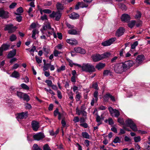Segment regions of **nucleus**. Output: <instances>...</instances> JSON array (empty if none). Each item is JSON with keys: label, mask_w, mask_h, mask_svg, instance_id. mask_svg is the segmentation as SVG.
<instances>
[{"label": "nucleus", "mask_w": 150, "mask_h": 150, "mask_svg": "<svg viewBox=\"0 0 150 150\" xmlns=\"http://www.w3.org/2000/svg\"><path fill=\"white\" fill-rule=\"evenodd\" d=\"M82 69L88 72H92L95 71L94 66L89 63L83 64L82 66Z\"/></svg>", "instance_id": "1"}, {"label": "nucleus", "mask_w": 150, "mask_h": 150, "mask_svg": "<svg viewBox=\"0 0 150 150\" xmlns=\"http://www.w3.org/2000/svg\"><path fill=\"white\" fill-rule=\"evenodd\" d=\"M125 123L127 126L129 127L134 131L137 130L136 124L131 119H129L126 120Z\"/></svg>", "instance_id": "2"}, {"label": "nucleus", "mask_w": 150, "mask_h": 150, "mask_svg": "<svg viewBox=\"0 0 150 150\" xmlns=\"http://www.w3.org/2000/svg\"><path fill=\"white\" fill-rule=\"evenodd\" d=\"M121 65L124 71L131 67L133 64V62L131 60H128L122 63Z\"/></svg>", "instance_id": "3"}, {"label": "nucleus", "mask_w": 150, "mask_h": 150, "mask_svg": "<svg viewBox=\"0 0 150 150\" xmlns=\"http://www.w3.org/2000/svg\"><path fill=\"white\" fill-rule=\"evenodd\" d=\"M108 110L112 116H114L115 117H117L119 116L120 113L118 110L113 109L111 107L108 108Z\"/></svg>", "instance_id": "4"}, {"label": "nucleus", "mask_w": 150, "mask_h": 150, "mask_svg": "<svg viewBox=\"0 0 150 150\" xmlns=\"http://www.w3.org/2000/svg\"><path fill=\"white\" fill-rule=\"evenodd\" d=\"M114 71L116 73L120 74L124 72L121 64H116L113 67Z\"/></svg>", "instance_id": "5"}, {"label": "nucleus", "mask_w": 150, "mask_h": 150, "mask_svg": "<svg viewBox=\"0 0 150 150\" xmlns=\"http://www.w3.org/2000/svg\"><path fill=\"white\" fill-rule=\"evenodd\" d=\"M62 16V14L59 12H55L53 11L52 13L50 15V17L52 18H55V20L57 21H59Z\"/></svg>", "instance_id": "6"}, {"label": "nucleus", "mask_w": 150, "mask_h": 150, "mask_svg": "<svg viewBox=\"0 0 150 150\" xmlns=\"http://www.w3.org/2000/svg\"><path fill=\"white\" fill-rule=\"evenodd\" d=\"M16 29V26H13L11 24H8L6 25L4 30H8V32L9 33H12L14 32Z\"/></svg>", "instance_id": "7"}, {"label": "nucleus", "mask_w": 150, "mask_h": 150, "mask_svg": "<svg viewBox=\"0 0 150 150\" xmlns=\"http://www.w3.org/2000/svg\"><path fill=\"white\" fill-rule=\"evenodd\" d=\"M116 40L115 38H112L108 40H106L102 43V45L104 46H108L110 45L114 42Z\"/></svg>", "instance_id": "8"}, {"label": "nucleus", "mask_w": 150, "mask_h": 150, "mask_svg": "<svg viewBox=\"0 0 150 150\" xmlns=\"http://www.w3.org/2000/svg\"><path fill=\"white\" fill-rule=\"evenodd\" d=\"M45 137L44 134L41 132L37 133L33 136V138L35 140L39 141Z\"/></svg>", "instance_id": "9"}, {"label": "nucleus", "mask_w": 150, "mask_h": 150, "mask_svg": "<svg viewBox=\"0 0 150 150\" xmlns=\"http://www.w3.org/2000/svg\"><path fill=\"white\" fill-rule=\"evenodd\" d=\"M10 47V45L9 44H3L0 47V56L2 55L3 51L8 50Z\"/></svg>", "instance_id": "10"}, {"label": "nucleus", "mask_w": 150, "mask_h": 150, "mask_svg": "<svg viewBox=\"0 0 150 150\" xmlns=\"http://www.w3.org/2000/svg\"><path fill=\"white\" fill-rule=\"evenodd\" d=\"M33 129L35 131L38 130L39 127V122L35 120L32 121L31 124Z\"/></svg>", "instance_id": "11"}, {"label": "nucleus", "mask_w": 150, "mask_h": 150, "mask_svg": "<svg viewBox=\"0 0 150 150\" xmlns=\"http://www.w3.org/2000/svg\"><path fill=\"white\" fill-rule=\"evenodd\" d=\"M28 115V112H27L18 113L17 114L16 118L18 120L19 119H21L25 118L27 117Z\"/></svg>", "instance_id": "12"}, {"label": "nucleus", "mask_w": 150, "mask_h": 150, "mask_svg": "<svg viewBox=\"0 0 150 150\" xmlns=\"http://www.w3.org/2000/svg\"><path fill=\"white\" fill-rule=\"evenodd\" d=\"M8 14L7 11H5L3 8H0V17L4 18H7L8 17Z\"/></svg>", "instance_id": "13"}, {"label": "nucleus", "mask_w": 150, "mask_h": 150, "mask_svg": "<svg viewBox=\"0 0 150 150\" xmlns=\"http://www.w3.org/2000/svg\"><path fill=\"white\" fill-rule=\"evenodd\" d=\"M121 19L122 21L128 22L130 20V17L128 14H124L121 16Z\"/></svg>", "instance_id": "14"}, {"label": "nucleus", "mask_w": 150, "mask_h": 150, "mask_svg": "<svg viewBox=\"0 0 150 150\" xmlns=\"http://www.w3.org/2000/svg\"><path fill=\"white\" fill-rule=\"evenodd\" d=\"M92 57L93 61L94 62L98 61L103 59L101 54H97L96 55H93Z\"/></svg>", "instance_id": "15"}, {"label": "nucleus", "mask_w": 150, "mask_h": 150, "mask_svg": "<svg viewBox=\"0 0 150 150\" xmlns=\"http://www.w3.org/2000/svg\"><path fill=\"white\" fill-rule=\"evenodd\" d=\"M79 6L82 8H86L88 6V5L83 2H79L76 5L75 9L76 10L78 9L79 8Z\"/></svg>", "instance_id": "16"}, {"label": "nucleus", "mask_w": 150, "mask_h": 150, "mask_svg": "<svg viewBox=\"0 0 150 150\" xmlns=\"http://www.w3.org/2000/svg\"><path fill=\"white\" fill-rule=\"evenodd\" d=\"M125 30L122 27L120 28L117 31L116 35L118 37L122 35L124 33Z\"/></svg>", "instance_id": "17"}, {"label": "nucleus", "mask_w": 150, "mask_h": 150, "mask_svg": "<svg viewBox=\"0 0 150 150\" xmlns=\"http://www.w3.org/2000/svg\"><path fill=\"white\" fill-rule=\"evenodd\" d=\"M74 50L76 52L80 53L81 54H84L86 53L85 50L80 47L75 48L74 49Z\"/></svg>", "instance_id": "18"}, {"label": "nucleus", "mask_w": 150, "mask_h": 150, "mask_svg": "<svg viewBox=\"0 0 150 150\" xmlns=\"http://www.w3.org/2000/svg\"><path fill=\"white\" fill-rule=\"evenodd\" d=\"M67 42L71 45H76L78 43L77 41L75 39H68L67 40Z\"/></svg>", "instance_id": "19"}, {"label": "nucleus", "mask_w": 150, "mask_h": 150, "mask_svg": "<svg viewBox=\"0 0 150 150\" xmlns=\"http://www.w3.org/2000/svg\"><path fill=\"white\" fill-rule=\"evenodd\" d=\"M79 15L73 12L69 15V18L73 19H77L79 18Z\"/></svg>", "instance_id": "20"}, {"label": "nucleus", "mask_w": 150, "mask_h": 150, "mask_svg": "<svg viewBox=\"0 0 150 150\" xmlns=\"http://www.w3.org/2000/svg\"><path fill=\"white\" fill-rule=\"evenodd\" d=\"M76 112L78 115H80L81 114L83 116L86 117V116L87 113L85 110H80L78 108H77L76 109Z\"/></svg>", "instance_id": "21"}, {"label": "nucleus", "mask_w": 150, "mask_h": 150, "mask_svg": "<svg viewBox=\"0 0 150 150\" xmlns=\"http://www.w3.org/2000/svg\"><path fill=\"white\" fill-rule=\"evenodd\" d=\"M112 73L111 71L109 69L105 70L103 72V76H106L108 75L110 76H112Z\"/></svg>", "instance_id": "22"}, {"label": "nucleus", "mask_w": 150, "mask_h": 150, "mask_svg": "<svg viewBox=\"0 0 150 150\" xmlns=\"http://www.w3.org/2000/svg\"><path fill=\"white\" fill-rule=\"evenodd\" d=\"M16 50H14L10 51L8 55L7 58H10L13 57L16 55Z\"/></svg>", "instance_id": "23"}, {"label": "nucleus", "mask_w": 150, "mask_h": 150, "mask_svg": "<svg viewBox=\"0 0 150 150\" xmlns=\"http://www.w3.org/2000/svg\"><path fill=\"white\" fill-rule=\"evenodd\" d=\"M144 56L143 55H139L136 59V62L138 64H140L143 60Z\"/></svg>", "instance_id": "24"}, {"label": "nucleus", "mask_w": 150, "mask_h": 150, "mask_svg": "<svg viewBox=\"0 0 150 150\" xmlns=\"http://www.w3.org/2000/svg\"><path fill=\"white\" fill-rule=\"evenodd\" d=\"M105 63H100L96 65V68L99 70L104 68L105 66Z\"/></svg>", "instance_id": "25"}, {"label": "nucleus", "mask_w": 150, "mask_h": 150, "mask_svg": "<svg viewBox=\"0 0 150 150\" xmlns=\"http://www.w3.org/2000/svg\"><path fill=\"white\" fill-rule=\"evenodd\" d=\"M20 76L19 73L16 71H14L11 75V76L16 78L19 77Z\"/></svg>", "instance_id": "26"}, {"label": "nucleus", "mask_w": 150, "mask_h": 150, "mask_svg": "<svg viewBox=\"0 0 150 150\" xmlns=\"http://www.w3.org/2000/svg\"><path fill=\"white\" fill-rule=\"evenodd\" d=\"M111 54L110 52H107L101 54L103 59L107 58L110 57Z\"/></svg>", "instance_id": "27"}, {"label": "nucleus", "mask_w": 150, "mask_h": 150, "mask_svg": "<svg viewBox=\"0 0 150 150\" xmlns=\"http://www.w3.org/2000/svg\"><path fill=\"white\" fill-rule=\"evenodd\" d=\"M144 150H150V143L147 142L144 144Z\"/></svg>", "instance_id": "28"}, {"label": "nucleus", "mask_w": 150, "mask_h": 150, "mask_svg": "<svg viewBox=\"0 0 150 150\" xmlns=\"http://www.w3.org/2000/svg\"><path fill=\"white\" fill-rule=\"evenodd\" d=\"M82 137L86 139H89L90 138V136L86 132H83L82 133Z\"/></svg>", "instance_id": "29"}, {"label": "nucleus", "mask_w": 150, "mask_h": 150, "mask_svg": "<svg viewBox=\"0 0 150 150\" xmlns=\"http://www.w3.org/2000/svg\"><path fill=\"white\" fill-rule=\"evenodd\" d=\"M68 33L71 35H77V31L74 29H71L68 31Z\"/></svg>", "instance_id": "30"}, {"label": "nucleus", "mask_w": 150, "mask_h": 150, "mask_svg": "<svg viewBox=\"0 0 150 150\" xmlns=\"http://www.w3.org/2000/svg\"><path fill=\"white\" fill-rule=\"evenodd\" d=\"M57 8L58 10H61L64 9L63 5L60 3L58 2L57 4Z\"/></svg>", "instance_id": "31"}, {"label": "nucleus", "mask_w": 150, "mask_h": 150, "mask_svg": "<svg viewBox=\"0 0 150 150\" xmlns=\"http://www.w3.org/2000/svg\"><path fill=\"white\" fill-rule=\"evenodd\" d=\"M32 32L33 34L32 36V37L34 39H36V38L35 37V35L36 34H38V30L35 29L32 31Z\"/></svg>", "instance_id": "32"}, {"label": "nucleus", "mask_w": 150, "mask_h": 150, "mask_svg": "<svg viewBox=\"0 0 150 150\" xmlns=\"http://www.w3.org/2000/svg\"><path fill=\"white\" fill-rule=\"evenodd\" d=\"M51 66V63H47L44 64V66L43 67V70L44 71H45L48 70L50 66Z\"/></svg>", "instance_id": "33"}, {"label": "nucleus", "mask_w": 150, "mask_h": 150, "mask_svg": "<svg viewBox=\"0 0 150 150\" xmlns=\"http://www.w3.org/2000/svg\"><path fill=\"white\" fill-rule=\"evenodd\" d=\"M22 98L27 102H28L30 100L29 96L25 93H24Z\"/></svg>", "instance_id": "34"}, {"label": "nucleus", "mask_w": 150, "mask_h": 150, "mask_svg": "<svg viewBox=\"0 0 150 150\" xmlns=\"http://www.w3.org/2000/svg\"><path fill=\"white\" fill-rule=\"evenodd\" d=\"M135 21H132L128 23V26L129 28H132L135 25Z\"/></svg>", "instance_id": "35"}, {"label": "nucleus", "mask_w": 150, "mask_h": 150, "mask_svg": "<svg viewBox=\"0 0 150 150\" xmlns=\"http://www.w3.org/2000/svg\"><path fill=\"white\" fill-rule=\"evenodd\" d=\"M51 29V27L49 23L46 24L43 26V29L44 30H46L47 29Z\"/></svg>", "instance_id": "36"}, {"label": "nucleus", "mask_w": 150, "mask_h": 150, "mask_svg": "<svg viewBox=\"0 0 150 150\" xmlns=\"http://www.w3.org/2000/svg\"><path fill=\"white\" fill-rule=\"evenodd\" d=\"M17 13H15V14L16 15H19V13H21L23 12V10L22 7H20L17 10Z\"/></svg>", "instance_id": "37"}, {"label": "nucleus", "mask_w": 150, "mask_h": 150, "mask_svg": "<svg viewBox=\"0 0 150 150\" xmlns=\"http://www.w3.org/2000/svg\"><path fill=\"white\" fill-rule=\"evenodd\" d=\"M32 150H42L41 148L39 147L36 144H34L32 148Z\"/></svg>", "instance_id": "38"}, {"label": "nucleus", "mask_w": 150, "mask_h": 150, "mask_svg": "<svg viewBox=\"0 0 150 150\" xmlns=\"http://www.w3.org/2000/svg\"><path fill=\"white\" fill-rule=\"evenodd\" d=\"M24 93L20 91H17L16 95L21 99L22 98Z\"/></svg>", "instance_id": "39"}, {"label": "nucleus", "mask_w": 150, "mask_h": 150, "mask_svg": "<svg viewBox=\"0 0 150 150\" xmlns=\"http://www.w3.org/2000/svg\"><path fill=\"white\" fill-rule=\"evenodd\" d=\"M21 87L25 90H28L29 89V87L26 84L24 83H22L21 85Z\"/></svg>", "instance_id": "40"}, {"label": "nucleus", "mask_w": 150, "mask_h": 150, "mask_svg": "<svg viewBox=\"0 0 150 150\" xmlns=\"http://www.w3.org/2000/svg\"><path fill=\"white\" fill-rule=\"evenodd\" d=\"M138 42L137 41H136L134 42L133 44L131 45V48L132 49H134L138 45Z\"/></svg>", "instance_id": "41"}, {"label": "nucleus", "mask_w": 150, "mask_h": 150, "mask_svg": "<svg viewBox=\"0 0 150 150\" xmlns=\"http://www.w3.org/2000/svg\"><path fill=\"white\" fill-rule=\"evenodd\" d=\"M17 38L16 35H15L13 34L10 36V40L12 42L15 40Z\"/></svg>", "instance_id": "42"}, {"label": "nucleus", "mask_w": 150, "mask_h": 150, "mask_svg": "<svg viewBox=\"0 0 150 150\" xmlns=\"http://www.w3.org/2000/svg\"><path fill=\"white\" fill-rule=\"evenodd\" d=\"M113 142L115 143H120L121 142V139L119 137H117L114 139L113 141Z\"/></svg>", "instance_id": "43"}, {"label": "nucleus", "mask_w": 150, "mask_h": 150, "mask_svg": "<svg viewBox=\"0 0 150 150\" xmlns=\"http://www.w3.org/2000/svg\"><path fill=\"white\" fill-rule=\"evenodd\" d=\"M142 16L141 13L139 11H137V14L135 15V18H140Z\"/></svg>", "instance_id": "44"}, {"label": "nucleus", "mask_w": 150, "mask_h": 150, "mask_svg": "<svg viewBox=\"0 0 150 150\" xmlns=\"http://www.w3.org/2000/svg\"><path fill=\"white\" fill-rule=\"evenodd\" d=\"M134 142H137L140 141L141 138L140 136L135 137L134 138Z\"/></svg>", "instance_id": "45"}, {"label": "nucleus", "mask_w": 150, "mask_h": 150, "mask_svg": "<svg viewBox=\"0 0 150 150\" xmlns=\"http://www.w3.org/2000/svg\"><path fill=\"white\" fill-rule=\"evenodd\" d=\"M44 150H51L48 144H46L43 146Z\"/></svg>", "instance_id": "46"}, {"label": "nucleus", "mask_w": 150, "mask_h": 150, "mask_svg": "<svg viewBox=\"0 0 150 150\" xmlns=\"http://www.w3.org/2000/svg\"><path fill=\"white\" fill-rule=\"evenodd\" d=\"M92 87L93 88L96 90H98V85L97 83H93L92 85Z\"/></svg>", "instance_id": "47"}, {"label": "nucleus", "mask_w": 150, "mask_h": 150, "mask_svg": "<svg viewBox=\"0 0 150 150\" xmlns=\"http://www.w3.org/2000/svg\"><path fill=\"white\" fill-rule=\"evenodd\" d=\"M61 53V52H59L57 50H55L53 52L54 55L55 57H57L58 54H59Z\"/></svg>", "instance_id": "48"}, {"label": "nucleus", "mask_w": 150, "mask_h": 150, "mask_svg": "<svg viewBox=\"0 0 150 150\" xmlns=\"http://www.w3.org/2000/svg\"><path fill=\"white\" fill-rule=\"evenodd\" d=\"M109 98V93H106L104 96V99L105 101H108Z\"/></svg>", "instance_id": "49"}, {"label": "nucleus", "mask_w": 150, "mask_h": 150, "mask_svg": "<svg viewBox=\"0 0 150 150\" xmlns=\"http://www.w3.org/2000/svg\"><path fill=\"white\" fill-rule=\"evenodd\" d=\"M45 82L47 84V85L49 86H51L52 84V82L51 80H46Z\"/></svg>", "instance_id": "50"}, {"label": "nucleus", "mask_w": 150, "mask_h": 150, "mask_svg": "<svg viewBox=\"0 0 150 150\" xmlns=\"http://www.w3.org/2000/svg\"><path fill=\"white\" fill-rule=\"evenodd\" d=\"M16 5V3L15 2L13 3L10 5L9 7L11 9L13 8H15Z\"/></svg>", "instance_id": "51"}, {"label": "nucleus", "mask_w": 150, "mask_h": 150, "mask_svg": "<svg viewBox=\"0 0 150 150\" xmlns=\"http://www.w3.org/2000/svg\"><path fill=\"white\" fill-rule=\"evenodd\" d=\"M42 12L45 13L49 14L51 13L52 11L49 9H45L43 10Z\"/></svg>", "instance_id": "52"}, {"label": "nucleus", "mask_w": 150, "mask_h": 150, "mask_svg": "<svg viewBox=\"0 0 150 150\" xmlns=\"http://www.w3.org/2000/svg\"><path fill=\"white\" fill-rule=\"evenodd\" d=\"M109 124L110 125H112L114 124V122L111 118L110 117L108 119Z\"/></svg>", "instance_id": "53"}, {"label": "nucleus", "mask_w": 150, "mask_h": 150, "mask_svg": "<svg viewBox=\"0 0 150 150\" xmlns=\"http://www.w3.org/2000/svg\"><path fill=\"white\" fill-rule=\"evenodd\" d=\"M117 121L121 125H123L124 123L123 119L121 118H118Z\"/></svg>", "instance_id": "54"}, {"label": "nucleus", "mask_w": 150, "mask_h": 150, "mask_svg": "<svg viewBox=\"0 0 150 150\" xmlns=\"http://www.w3.org/2000/svg\"><path fill=\"white\" fill-rule=\"evenodd\" d=\"M73 121H74L75 123L79 122V117L78 116L75 117L74 118V119L73 120Z\"/></svg>", "instance_id": "55"}, {"label": "nucleus", "mask_w": 150, "mask_h": 150, "mask_svg": "<svg viewBox=\"0 0 150 150\" xmlns=\"http://www.w3.org/2000/svg\"><path fill=\"white\" fill-rule=\"evenodd\" d=\"M35 57L36 61L37 62L38 64H40L42 62V59H40L37 56H35Z\"/></svg>", "instance_id": "56"}, {"label": "nucleus", "mask_w": 150, "mask_h": 150, "mask_svg": "<svg viewBox=\"0 0 150 150\" xmlns=\"http://www.w3.org/2000/svg\"><path fill=\"white\" fill-rule=\"evenodd\" d=\"M19 67V65L18 64H15L12 67V69H15L18 68Z\"/></svg>", "instance_id": "57"}, {"label": "nucleus", "mask_w": 150, "mask_h": 150, "mask_svg": "<svg viewBox=\"0 0 150 150\" xmlns=\"http://www.w3.org/2000/svg\"><path fill=\"white\" fill-rule=\"evenodd\" d=\"M124 140L125 142H130L131 139L130 138L127 136H125L124 138Z\"/></svg>", "instance_id": "58"}, {"label": "nucleus", "mask_w": 150, "mask_h": 150, "mask_svg": "<svg viewBox=\"0 0 150 150\" xmlns=\"http://www.w3.org/2000/svg\"><path fill=\"white\" fill-rule=\"evenodd\" d=\"M60 113L59 112L58 109L57 108H56V110L54 111V114L55 116H56L57 114L59 115V114Z\"/></svg>", "instance_id": "59"}, {"label": "nucleus", "mask_w": 150, "mask_h": 150, "mask_svg": "<svg viewBox=\"0 0 150 150\" xmlns=\"http://www.w3.org/2000/svg\"><path fill=\"white\" fill-rule=\"evenodd\" d=\"M109 98H110L111 100L112 101H115V97L111 95L110 93H109Z\"/></svg>", "instance_id": "60"}, {"label": "nucleus", "mask_w": 150, "mask_h": 150, "mask_svg": "<svg viewBox=\"0 0 150 150\" xmlns=\"http://www.w3.org/2000/svg\"><path fill=\"white\" fill-rule=\"evenodd\" d=\"M63 45L61 44H58L56 47L59 50H60L62 48Z\"/></svg>", "instance_id": "61"}, {"label": "nucleus", "mask_w": 150, "mask_h": 150, "mask_svg": "<svg viewBox=\"0 0 150 150\" xmlns=\"http://www.w3.org/2000/svg\"><path fill=\"white\" fill-rule=\"evenodd\" d=\"M16 19L17 21L18 22H20L22 20V17L21 16H17L16 17Z\"/></svg>", "instance_id": "62"}, {"label": "nucleus", "mask_w": 150, "mask_h": 150, "mask_svg": "<svg viewBox=\"0 0 150 150\" xmlns=\"http://www.w3.org/2000/svg\"><path fill=\"white\" fill-rule=\"evenodd\" d=\"M17 60V59L16 58L13 57L10 60V63L12 64L13 63V62L16 61Z\"/></svg>", "instance_id": "63"}, {"label": "nucleus", "mask_w": 150, "mask_h": 150, "mask_svg": "<svg viewBox=\"0 0 150 150\" xmlns=\"http://www.w3.org/2000/svg\"><path fill=\"white\" fill-rule=\"evenodd\" d=\"M118 58V57L117 56H115L113 58L111 59V62L112 63H113L115 62L116 61V60H117V59Z\"/></svg>", "instance_id": "64"}]
</instances>
